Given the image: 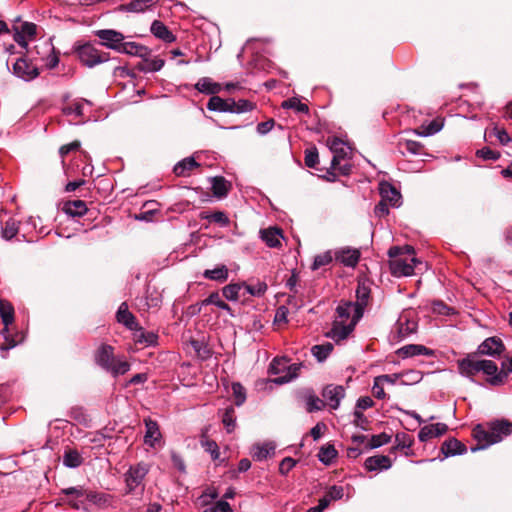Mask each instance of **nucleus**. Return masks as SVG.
<instances>
[{
	"label": "nucleus",
	"mask_w": 512,
	"mask_h": 512,
	"mask_svg": "<svg viewBox=\"0 0 512 512\" xmlns=\"http://www.w3.org/2000/svg\"><path fill=\"white\" fill-rule=\"evenodd\" d=\"M357 306L351 301L341 302L336 308V317L333 321L331 330L327 333V337L335 342L346 339L354 330L357 322L356 319Z\"/></svg>",
	"instance_id": "1"
},
{
	"label": "nucleus",
	"mask_w": 512,
	"mask_h": 512,
	"mask_svg": "<svg viewBox=\"0 0 512 512\" xmlns=\"http://www.w3.org/2000/svg\"><path fill=\"white\" fill-rule=\"evenodd\" d=\"M511 434L512 423L505 419L493 421L488 424L487 428L478 424L473 429V436L478 444L477 446L472 447L471 451L476 452L478 450L485 449L492 444L501 442L505 437Z\"/></svg>",
	"instance_id": "2"
},
{
	"label": "nucleus",
	"mask_w": 512,
	"mask_h": 512,
	"mask_svg": "<svg viewBox=\"0 0 512 512\" xmlns=\"http://www.w3.org/2000/svg\"><path fill=\"white\" fill-rule=\"evenodd\" d=\"M414 255V248L406 245L404 247L392 246L388 250L389 268L395 277H407L414 273V269L423 263Z\"/></svg>",
	"instance_id": "3"
},
{
	"label": "nucleus",
	"mask_w": 512,
	"mask_h": 512,
	"mask_svg": "<svg viewBox=\"0 0 512 512\" xmlns=\"http://www.w3.org/2000/svg\"><path fill=\"white\" fill-rule=\"evenodd\" d=\"M95 363L114 378L126 374L130 370V364L124 357L114 355L112 346L102 344L94 355Z\"/></svg>",
	"instance_id": "4"
},
{
	"label": "nucleus",
	"mask_w": 512,
	"mask_h": 512,
	"mask_svg": "<svg viewBox=\"0 0 512 512\" xmlns=\"http://www.w3.org/2000/svg\"><path fill=\"white\" fill-rule=\"evenodd\" d=\"M458 372L461 376L468 378L472 383H476L474 377L479 372L487 375L488 378L494 377L497 372V364L492 360L477 359L476 353L468 354L466 357L457 360Z\"/></svg>",
	"instance_id": "5"
},
{
	"label": "nucleus",
	"mask_w": 512,
	"mask_h": 512,
	"mask_svg": "<svg viewBox=\"0 0 512 512\" xmlns=\"http://www.w3.org/2000/svg\"><path fill=\"white\" fill-rule=\"evenodd\" d=\"M0 317L4 325L1 330V335L5 341L4 344L1 345L0 349L2 351H8L21 343L24 340V337L19 333H16L14 337L9 331V326L14 322V307L7 300L0 299Z\"/></svg>",
	"instance_id": "6"
},
{
	"label": "nucleus",
	"mask_w": 512,
	"mask_h": 512,
	"mask_svg": "<svg viewBox=\"0 0 512 512\" xmlns=\"http://www.w3.org/2000/svg\"><path fill=\"white\" fill-rule=\"evenodd\" d=\"M149 470L150 467L145 462H139L129 467L127 472L124 474L128 493L133 492L137 487L142 485Z\"/></svg>",
	"instance_id": "7"
},
{
	"label": "nucleus",
	"mask_w": 512,
	"mask_h": 512,
	"mask_svg": "<svg viewBox=\"0 0 512 512\" xmlns=\"http://www.w3.org/2000/svg\"><path fill=\"white\" fill-rule=\"evenodd\" d=\"M78 56L85 66L92 68L98 64L106 62L108 55L102 51H99L91 44H85L78 49Z\"/></svg>",
	"instance_id": "8"
},
{
	"label": "nucleus",
	"mask_w": 512,
	"mask_h": 512,
	"mask_svg": "<svg viewBox=\"0 0 512 512\" xmlns=\"http://www.w3.org/2000/svg\"><path fill=\"white\" fill-rule=\"evenodd\" d=\"M327 146L333 154L331 169H336L340 162L346 159L351 152L350 147L337 137H329L327 139Z\"/></svg>",
	"instance_id": "9"
},
{
	"label": "nucleus",
	"mask_w": 512,
	"mask_h": 512,
	"mask_svg": "<svg viewBox=\"0 0 512 512\" xmlns=\"http://www.w3.org/2000/svg\"><path fill=\"white\" fill-rule=\"evenodd\" d=\"M12 71L16 77L24 81H31L39 75L37 66L25 58L17 59L13 64Z\"/></svg>",
	"instance_id": "10"
},
{
	"label": "nucleus",
	"mask_w": 512,
	"mask_h": 512,
	"mask_svg": "<svg viewBox=\"0 0 512 512\" xmlns=\"http://www.w3.org/2000/svg\"><path fill=\"white\" fill-rule=\"evenodd\" d=\"M505 350V345L498 337H489L485 339L477 348V354L490 357H499Z\"/></svg>",
	"instance_id": "11"
},
{
	"label": "nucleus",
	"mask_w": 512,
	"mask_h": 512,
	"mask_svg": "<svg viewBox=\"0 0 512 512\" xmlns=\"http://www.w3.org/2000/svg\"><path fill=\"white\" fill-rule=\"evenodd\" d=\"M96 35L101 40L102 45L117 51H119L124 41L123 34L112 29L98 30Z\"/></svg>",
	"instance_id": "12"
},
{
	"label": "nucleus",
	"mask_w": 512,
	"mask_h": 512,
	"mask_svg": "<svg viewBox=\"0 0 512 512\" xmlns=\"http://www.w3.org/2000/svg\"><path fill=\"white\" fill-rule=\"evenodd\" d=\"M322 396L327 405L336 410L339 408L341 400L345 397V390L341 385H327L323 391Z\"/></svg>",
	"instance_id": "13"
},
{
	"label": "nucleus",
	"mask_w": 512,
	"mask_h": 512,
	"mask_svg": "<svg viewBox=\"0 0 512 512\" xmlns=\"http://www.w3.org/2000/svg\"><path fill=\"white\" fill-rule=\"evenodd\" d=\"M145 423V436L144 443L152 448H154L157 443L161 441L162 434L159 429V425L155 420L147 418L144 420Z\"/></svg>",
	"instance_id": "14"
},
{
	"label": "nucleus",
	"mask_w": 512,
	"mask_h": 512,
	"mask_svg": "<svg viewBox=\"0 0 512 512\" xmlns=\"http://www.w3.org/2000/svg\"><path fill=\"white\" fill-rule=\"evenodd\" d=\"M335 259L347 267H355L360 259V252L353 248H342L335 252Z\"/></svg>",
	"instance_id": "15"
},
{
	"label": "nucleus",
	"mask_w": 512,
	"mask_h": 512,
	"mask_svg": "<svg viewBox=\"0 0 512 512\" xmlns=\"http://www.w3.org/2000/svg\"><path fill=\"white\" fill-rule=\"evenodd\" d=\"M260 238L270 248L281 246V240L284 238L282 230L278 227H269L260 230Z\"/></svg>",
	"instance_id": "16"
},
{
	"label": "nucleus",
	"mask_w": 512,
	"mask_h": 512,
	"mask_svg": "<svg viewBox=\"0 0 512 512\" xmlns=\"http://www.w3.org/2000/svg\"><path fill=\"white\" fill-rule=\"evenodd\" d=\"M447 430L448 426L444 423L426 425L420 429L418 438L421 442H426L429 439L445 434Z\"/></svg>",
	"instance_id": "17"
},
{
	"label": "nucleus",
	"mask_w": 512,
	"mask_h": 512,
	"mask_svg": "<svg viewBox=\"0 0 512 512\" xmlns=\"http://www.w3.org/2000/svg\"><path fill=\"white\" fill-rule=\"evenodd\" d=\"M391 466V459L385 455L371 456L368 457L364 462V467L368 471L388 470Z\"/></svg>",
	"instance_id": "18"
},
{
	"label": "nucleus",
	"mask_w": 512,
	"mask_h": 512,
	"mask_svg": "<svg viewBox=\"0 0 512 512\" xmlns=\"http://www.w3.org/2000/svg\"><path fill=\"white\" fill-rule=\"evenodd\" d=\"M159 0H132L127 4H121L118 10L121 12L140 13L157 4Z\"/></svg>",
	"instance_id": "19"
},
{
	"label": "nucleus",
	"mask_w": 512,
	"mask_h": 512,
	"mask_svg": "<svg viewBox=\"0 0 512 512\" xmlns=\"http://www.w3.org/2000/svg\"><path fill=\"white\" fill-rule=\"evenodd\" d=\"M116 318L119 323L123 324L129 330L137 329V325H139L135 316L129 311L128 305L125 302L120 304L116 313Z\"/></svg>",
	"instance_id": "20"
},
{
	"label": "nucleus",
	"mask_w": 512,
	"mask_h": 512,
	"mask_svg": "<svg viewBox=\"0 0 512 512\" xmlns=\"http://www.w3.org/2000/svg\"><path fill=\"white\" fill-rule=\"evenodd\" d=\"M150 31L156 38H158L166 43H172L176 39V37L168 29V27L163 22H161L159 20H154L152 22Z\"/></svg>",
	"instance_id": "21"
},
{
	"label": "nucleus",
	"mask_w": 512,
	"mask_h": 512,
	"mask_svg": "<svg viewBox=\"0 0 512 512\" xmlns=\"http://www.w3.org/2000/svg\"><path fill=\"white\" fill-rule=\"evenodd\" d=\"M466 446L455 438H450L443 442L441 452L445 457L462 455L466 453Z\"/></svg>",
	"instance_id": "22"
},
{
	"label": "nucleus",
	"mask_w": 512,
	"mask_h": 512,
	"mask_svg": "<svg viewBox=\"0 0 512 512\" xmlns=\"http://www.w3.org/2000/svg\"><path fill=\"white\" fill-rule=\"evenodd\" d=\"M232 105H234V99H223L213 95L207 103V109L215 112L232 113Z\"/></svg>",
	"instance_id": "23"
},
{
	"label": "nucleus",
	"mask_w": 512,
	"mask_h": 512,
	"mask_svg": "<svg viewBox=\"0 0 512 512\" xmlns=\"http://www.w3.org/2000/svg\"><path fill=\"white\" fill-rule=\"evenodd\" d=\"M275 448L276 446L273 442L255 444L251 450L252 458L255 461H263L274 454Z\"/></svg>",
	"instance_id": "24"
},
{
	"label": "nucleus",
	"mask_w": 512,
	"mask_h": 512,
	"mask_svg": "<svg viewBox=\"0 0 512 512\" xmlns=\"http://www.w3.org/2000/svg\"><path fill=\"white\" fill-rule=\"evenodd\" d=\"M501 370L497 369L496 375L494 377L487 378V382L492 386H500L504 384L508 375L512 373V357L507 361L502 362Z\"/></svg>",
	"instance_id": "25"
},
{
	"label": "nucleus",
	"mask_w": 512,
	"mask_h": 512,
	"mask_svg": "<svg viewBox=\"0 0 512 512\" xmlns=\"http://www.w3.org/2000/svg\"><path fill=\"white\" fill-rule=\"evenodd\" d=\"M118 52L125 53L132 56H138L145 58L150 55V50L141 44L136 42H124L122 43Z\"/></svg>",
	"instance_id": "26"
},
{
	"label": "nucleus",
	"mask_w": 512,
	"mask_h": 512,
	"mask_svg": "<svg viewBox=\"0 0 512 512\" xmlns=\"http://www.w3.org/2000/svg\"><path fill=\"white\" fill-rule=\"evenodd\" d=\"M165 62L163 59H149V56L142 58V61L136 65V69L143 73L157 72L162 69Z\"/></svg>",
	"instance_id": "27"
},
{
	"label": "nucleus",
	"mask_w": 512,
	"mask_h": 512,
	"mask_svg": "<svg viewBox=\"0 0 512 512\" xmlns=\"http://www.w3.org/2000/svg\"><path fill=\"white\" fill-rule=\"evenodd\" d=\"M396 329L399 338L404 339L416 331L417 323L414 320L401 316L396 323Z\"/></svg>",
	"instance_id": "28"
},
{
	"label": "nucleus",
	"mask_w": 512,
	"mask_h": 512,
	"mask_svg": "<svg viewBox=\"0 0 512 512\" xmlns=\"http://www.w3.org/2000/svg\"><path fill=\"white\" fill-rule=\"evenodd\" d=\"M370 290L366 286H358L356 290V302H353L358 309L356 314V319H361L364 313V308L366 307L369 299Z\"/></svg>",
	"instance_id": "29"
},
{
	"label": "nucleus",
	"mask_w": 512,
	"mask_h": 512,
	"mask_svg": "<svg viewBox=\"0 0 512 512\" xmlns=\"http://www.w3.org/2000/svg\"><path fill=\"white\" fill-rule=\"evenodd\" d=\"M134 341L137 344L144 345L146 347L155 345L157 343V335L153 332H145L142 327L137 325V329H134Z\"/></svg>",
	"instance_id": "30"
},
{
	"label": "nucleus",
	"mask_w": 512,
	"mask_h": 512,
	"mask_svg": "<svg viewBox=\"0 0 512 512\" xmlns=\"http://www.w3.org/2000/svg\"><path fill=\"white\" fill-rule=\"evenodd\" d=\"M64 212L71 217H80L86 214L87 206L82 200L68 201L64 204Z\"/></svg>",
	"instance_id": "31"
},
{
	"label": "nucleus",
	"mask_w": 512,
	"mask_h": 512,
	"mask_svg": "<svg viewBox=\"0 0 512 512\" xmlns=\"http://www.w3.org/2000/svg\"><path fill=\"white\" fill-rule=\"evenodd\" d=\"M399 355L402 357H413L417 355H432L433 351L423 345L410 344L403 346L398 350Z\"/></svg>",
	"instance_id": "32"
},
{
	"label": "nucleus",
	"mask_w": 512,
	"mask_h": 512,
	"mask_svg": "<svg viewBox=\"0 0 512 512\" xmlns=\"http://www.w3.org/2000/svg\"><path fill=\"white\" fill-rule=\"evenodd\" d=\"M306 410L309 413L320 411L325 407V402L320 399L312 390L306 391L304 394Z\"/></svg>",
	"instance_id": "33"
},
{
	"label": "nucleus",
	"mask_w": 512,
	"mask_h": 512,
	"mask_svg": "<svg viewBox=\"0 0 512 512\" xmlns=\"http://www.w3.org/2000/svg\"><path fill=\"white\" fill-rule=\"evenodd\" d=\"M229 271L225 265H218L213 269H206L203 272V276L206 279L217 281V282H225L228 279Z\"/></svg>",
	"instance_id": "34"
},
{
	"label": "nucleus",
	"mask_w": 512,
	"mask_h": 512,
	"mask_svg": "<svg viewBox=\"0 0 512 512\" xmlns=\"http://www.w3.org/2000/svg\"><path fill=\"white\" fill-rule=\"evenodd\" d=\"M211 183H212L213 194L217 198H223V197L227 196L229 189H230V184L224 177H222V176L213 177L211 180Z\"/></svg>",
	"instance_id": "35"
},
{
	"label": "nucleus",
	"mask_w": 512,
	"mask_h": 512,
	"mask_svg": "<svg viewBox=\"0 0 512 512\" xmlns=\"http://www.w3.org/2000/svg\"><path fill=\"white\" fill-rule=\"evenodd\" d=\"M381 195L384 201H388L391 206L400 205L401 194L393 186L386 184L381 186Z\"/></svg>",
	"instance_id": "36"
},
{
	"label": "nucleus",
	"mask_w": 512,
	"mask_h": 512,
	"mask_svg": "<svg viewBox=\"0 0 512 512\" xmlns=\"http://www.w3.org/2000/svg\"><path fill=\"white\" fill-rule=\"evenodd\" d=\"M195 88L201 93L214 95L219 92L220 85L218 83L213 82L208 77H202L195 84Z\"/></svg>",
	"instance_id": "37"
},
{
	"label": "nucleus",
	"mask_w": 512,
	"mask_h": 512,
	"mask_svg": "<svg viewBox=\"0 0 512 512\" xmlns=\"http://www.w3.org/2000/svg\"><path fill=\"white\" fill-rule=\"evenodd\" d=\"M198 166L199 164L195 161L193 157H187L179 161L174 166L173 171L177 176H186L192 169Z\"/></svg>",
	"instance_id": "38"
},
{
	"label": "nucleus",
	"mask_w": 512,
	"mask_h": 512,
	"mask_svg": "<svg viewBox=\"0 0 512 512\" xmlns=\"http://www.w3.org/2000/svg\"><path fill=\"white\" fill-rule=\"evenodd\" d=\"M200 218L217 223L221 227H227L230 224L228 216L222 211H216L213 213L202 212L200 214Z\"/></svg>",
	"instance_id": "39"
},
{
	"label": "nucleus",
	"mask_w": 512,
	"mask_h": 512,
	"mask_svg": "<svg viewBox=\"0 0 512 512\" xmlns=\"http://www.w3.org/2000/svg\"><path fill=\"white\" fill-rule=\"evenodd\" d=\"M333 350V345L329 342L320 345H314L311 348L312 355L319 361L323 362L327 359Z\"/></svg>",
	"instance_id": "40"
},
{
	"label": "nucleus",
	"mask_w": 512,
	"mask_h": 512,
	"mask_svg": "<svg viewBox=\"0 0 512 512\" xmlns=\"http://www.w3.org/2000/svg\"><path fill=\"white\" fill-rule=\"evenodd\" d=\"M222 423L227 431V433H231L236 428V415L235 409L232 406H229L225 409L222 415Z\"/></svg>",
	"instance_id": "41"
},
{
	"label": "nucleus",
	"mask_w": 512,
	"mask_h": 512,
	"mask_svg": "<svg viewBox=\"0 0 512 512\" xmlns=\"http://www.w3.org/2000/svg\"><path fill=\"white\" fill-rule=\"evenodd\" d=\"M83 462V458L76 450H68L63 455V464L68 468H77Z\"/></svg>",
	"instance_id": "42"
},
{
	"label": "nucleus",
	"mask_w": 512,
	"mask_h": 512,
	"mask_svg": "<svg viewBox=\"0 0 512 512\" xmlns=\"http://www.w3.org/2000/svg\"><path fill=\"white\" fill-rule=\"evenodd\" d=\"M337 456V451L333 445H326L320 448L318 453L319 461L329 465Z\"/></svg>",
	"instance_id": "43"
},
{
	"label": "nucleus",
	"mask_w": 512,
	"mask_h": 512,
	"mask_svg": "<svg viewBox=\"0 0 512 512\" xmlns=\"http://www.w3.org/2000/svg\"><path fill=\"white\" fill-rule=\"evenodd\" d=\"M202 305H215L222 310L231 311L230 306L221 299L218 292L211 293L206 299L202 301Z\"/></svg>",
	"instance_id": "44"
},
{
	"label": "nucleus",
	"mask_w": 512,
	"mask_h": 512,
	"mask_svg": "<svg viewBox=\"0 0 512 512\" xmlns=\"http://www.w3.org/2000/svg\"><path fill=\"white\" fill-rule=\"evenodd\" d=\"M301 368V364H292L289 366L288 371L285 375L277 377L274 382L277 384H285L293 379L297 378L299 374V370Z\"/></svg>",
	"instance_id": "45"
},
{
	"label": "nucleus",
	"mask_w": 512,
	"mask_h": 512,
	"mask_svg": "<svg viewBox=\"0 0 512 512\" xmlns=\"http://www.w3.org/2000/svg\"><path fill=\"white\" fill-rule=\"evenodd\" d=\"M282 107L286 109H294L297 112L307 114L309 112V108L306 104L302 103L298 98L292 97L285 100L282 103Z\"/></svg>",
	"instance_id": "46"
},
{
	"label": "nucleus",
	"mask_w": 512,
	"mask_h": 512,
	"mask_svg": "<svg viewBox=\"0 0 512 512\" xmlns=\"http://www.w3.org/2000/svg\"><path fill=\"white\" fill-rule=\"evenodd\" d=\"M200 443L204 450L211 455L213 460H217L219 458V447L214 440H210L203 436Z\"/></svg>",
	"instance_id": "47"
},
{
	"label": "nucleus",
	"mask_w": 512,
	"mask_h": 512,
	"mask_svg": "<svg viewBox=\"0 0 512 512\" xmlns=\"http://www.w3.org/2000/svg\"><path fill=\"white\" fill-rule=\"evenodd\" d=\"M87 498L99 507H108L112 502V496L105 493H91Z\"/></svg>",
	"instance_id": "48"
},
{
	"label": "nucleus",
	"mask_w": 512,
	"mask_h": 512,
	"mask_svg": "<svg viewBox=\"0 0 512 512\" xmlns=\"http://www.w3.org/2000/svg\"><path fill=\"white\" fill-rule=\"evenodd\" d=\"M391 441V436L386 433H381L378 435H373L369 441V443L366 445L368 449H374L381 447L385 444H388Z\"/></svg>",
	"instance_id": "49"
},
{
	"label": "nucleus",
	"mask_w": 512,
	"mask_h": 512,
	"mask_svg": "<svg viewBox=\"0 0 512 512\" xmlns=\"http://www.w3.org/2000/svg\"><path fill=\"white\" fill-rule=\"evenodd\" d=\"M18 225L15 220L9 219L2 228V237L11 240L18 233Z\"/></svg>",
	"instance_id": "50"
},
{
	"label": "nucleus",
	"mask_w": 512,
	"mask_h": 512,
	"mask_svg": "<svg viewBox=\"0 0 512 512\" xmlns=\"http://www.w3.org/2000/svg\"><path fill=\"white\" fill-rule=\"evenodd\" d=\"M333 260L331 251H326L322 254L316 255L312 264V270H317L320 267L330 264Z\"/></svg>",
	"instance_id": "51"
},
{
	"label": "nucleus",
	"mask_w": 512,
	"mask_h": 512,
	"mask_svg": "<svg viewBox=\"0 0 512 512\" xmlns=\"http://www.w3.org/2000/svg\"><path fill=\"white\" fill-rule=\"evenodd\" d=\"M241 290V285L239 284H229L226 285L222 289L223 296L229 301H237L239 298V292Z\"/></svg>",
	"instance_id": "52"
},
{
	"label": "nucleus",
	"mask_w": 512,
	"mask_h": 512,
	"mask_svg": "<svg viewBox=\"0 0 512 512\" xmlns=\"http://www.w3.org/2000/svg\"><path fill=\"white\" fill-rule=\"evenodd\" d=\"M232 392L235 405L241 406L246 400L245 388L240 383L236 382L232 384Z\"/></svg>",
	"instance_id": "53"
},
{
	"label": "nucleus",
	"mask_w": 512,
	"mask_h": 512,
	"mask_svg": "<svg viewBox=\"0 0 512 512\" xmlns=\"http://www.w3.org/2000/svg\"><path fill=\"white\" fill-rule=\"evenodd\" d=\"M255 108L254 103L245 100L240 99L238 101L234 100V105H232V113L240 114L244 112L252 111Z\"/></svg>",
	"instance_id": "54"
},
{
	"label": "nucleus",
	"mask_w": 512,
	"mask_h": 512,
	"mask_svg": "<svg viewBox=\"0 0 512 512\" xmlns=\"http://www.w3.org/2000/svg\"><path fill=\"white\" fill-rule=\"evenodd\" d=\"M13 30H18L19 33H23L28 38H33L36 34V25L31 22H22L19 25H13Z\"/></svg>",
	"instance_id": "55"
},
{
	"label": "nucleus",
	"mask_w": 512,
	"mask_h": 512,
	"mask_svg": "<svg viewBox=\"0 0 512 512\" xmlns=\"http://www.w3.org/2000/svg\"><path fill=\"white\" fill-rule=\"evenodd\" d=\"M83 103L91 105V102L89 100L83 99L82 101H77L63 109V112L66 115H76V116H82L83 115Z\"/></svg>",
	"instance_id": "56"
},
{
	"label": "nucleus",
	"mask_w": 512,
	"mask_h": 512,
	"mask_svg": "<svg viewBox=\"0 0 512 512\" xmlns=\"http://www.w3.org/2000/svg\"><path fill=\"white\" fill-rule=\"evenodd\" d=\"M432 311L435 314L449 316L454 313V309L446 305L443 301L437 300L432 303Z\"/></svg>",
	"instance_id": "57"
},
{
	"label": "nucleus",
	"mask_w": 512,
	"mask_h": 512,
	"mask_svg": "<svg viewBox=\"0 0 512 512\" xmlns=\"http://www.w3.org/2000/svg\"><path fill=\"white\" fill-rule=\"evenodd\" d=\"M305 165L309 168H315L319 162L318 151L315 147L307 149L305 151Z\"/></svg>",
	"instance_id": "58"
},
{
	"label": "nucleus",
	"mask_w": 512,
	"mask_h": 512,
	"mask_svg": "<svg viewBox=\"0 0 512 512\" xmlns=\"http://www.w3.org/2000/svg\"><path fill=\"white\" fill-rule=\"evenodd\" d=\"M396 448L404 449L412 446V439L406 433H398L395 436Z\"/></svg>",
	"instance_id": "59"
},
{
	"label": "nucleus",
	"mask_w": 512,
	"mask_h": 512,
	"mask_svg": "<svg viewBox=\"0 0 512 512\" xmlns=\"http://www.w3.org/2000/svg\"><path fill=\"white\" fill-rule=\"evenodd\" d=\"M246 291L252 296H262L266 290L267 285L264 282H258L255 285H245Z\"/></svg>",
	"instance_id": "60"
},
{
	"label": "nucleus",
	"mask_w": 512,
	"mask_h": 512,
	"mask_svg": "<svg viewBox=\"0 0 512 512\" xmlns=\"http://www.w3.org/2000/svg\"><path fill=\"white\" fill-rule=\"evenodd\" d=\"M203 512H232V509L228 502L220 500L211 507L206 508Z\"/></svg>",
	"instance_id": "61"
},
{
	"label": "nucleus",
	"mask_w": 512,
	"mask_h": 512,
	"mask_svg": "<svg viewBox=\"0 0 512 512\" xmlns=\"http://www.w3.org/2000/svg\"><path fill=\"white\" fill-rule=\"evenodd\" d=\"M296 460L291 457H285L279 465V472L282 475H287L296 465Z\"/></svg>",
	"instance_id": "62"
},
{
	"label": "nucleus",
	"mask_w": 512,
	"mask_h": 512,
	"mask_svg": "<svg viewBox=\"0 0 512 512\" xmlns=\"http://www.w3.org/2000/svg\"><path fill=\"white\" fill-rule=\"evenodd\" d=\"M372 393L377 399H385L386 393L384 391V384L379 380L378 377L374 378Z\"/></svg>",
	"instance_id": "63"
},
{
	"label": "nucleus",
	"mask_w": 512,
	"mask_h": 512,
	"mask_svg": "<svg viewBox=\"0 0 512 512\" xmlns=\"http://www.w3.org/2000/svg\"><path fill=\"white\" fill-rule=\"evenodd\" d=\"M404 149L413 155H419L422 153L423 145L417 141L407 140L404 143Z\"/></svg>",
	"instance_id": "64"
}]
</instances>
